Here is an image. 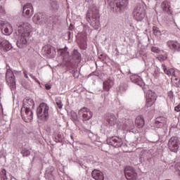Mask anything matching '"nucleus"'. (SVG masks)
<instances>
[{"instance_id":"obj_12","label":"nucleus","mask_w":180,"mask_h":180,"mask_svg":"<svg viewBox=\"0 0 180 180\" xmlns=\"http://www.w3.org/2000/svg\"><path fill=\"white\" fill-rule=\"evenodd\" d=\"M6 79L8 85L11 88H15L16 86V82H15V75H13V72L11 70H7L6 74Z\"/></svg>"},{"instance_id":"obj_4","label":"nucleus","mask_w":180,"mask_h":180,"mask_svg":"<svg viewBox=\"0 0 180 180\" xmlns=\"http://www.w3.org/2000/svg\"><path fill=\"white\" fill-rule=\"evenodd\" d=\"M37 115L41 120H47L49 117V105L45 103H42L37 109Z\"/></svg>"},{"instance_id":"obj_19","label":"nucleus","mask_w":180,"mask_h":180,"mask_svg":"<svg viewBox=\"0 0 180 180\" xmlns=\"http://www.w3.org/2000/svg\"><path fill=\"white\" fill-rule=\"evenodd\" d=\"M92 178L95 180H104L105 175L101 170L94 169L91 172Z\"/></svg>"},{"instance_id":"obj_37","label":"nucleus","mask_w":180,"mask_h":180,"mask_svg":"<svg viewBox=\"0 0 180 180\" xmlns=\"http://www.w3.org/2000/svg\"><path fill=\"white\" fill-rule=\"evenodd\" d=\"M1 174L4 175V176H6V169H2L1 171Z\"/></svg>"},{"instance_id":"obj_29","label":"nucleus","mask_w":180,"mask_h":180,"mask_svg":"<svg viewBox=\"0 0 180 180\" xmlns=\"http://www.w3.org/2000/svg\"><path fill=\"white\" fill-rule=\"evenodd\" d=\"M72 56L74 60H78L79 63H81V53L77 49L73 51Z\"/></svg>"},{"instance_id":"obj_16","label":"nucleus","mask_w":180,"mask_h":180,"mask_svg":"<svg viewBox=\"0 0 180 180\" xmlns=\"http://www.w3.org/2000/svg\"><path fill=\"white\" fill-rule=\"evenodd\" d=\"M168 124V120L165 117H158L155 120V126L158 129H162Z\"/></svg>"},{"instance_id":"obj_44","label":"nucleus","mask_w":180,"mask_h":180,"mask_svg":"<svg viewBox=\"0 0 180 180\" xmlns=\"http://www.w3.org/2000/svg\"><path fill=\"white\" fill-rule=\"evenodd\" d=\"M80 49L85 50V49H86V45H84L83 46H82V45H80Z\"/></svg>"},{"instance_id":"obj_41","label":"nucleus","mask_w":180,"mask_h":180,"mask_svg":"<svg viewBox=\"0 0 180 180\" xmlns=\"http://www.w3.org/2000/svg\"><path fill=\"white\" fill-rule=\"evenodd\" d=\"M158 28L157 27H153V33H155V32H158Z\"/></svg>"},{"instance_id":"obj_22","label":"nucleus","mask_w":180,"mask_h":180,"mask_svg":"<svg viewBox=\"0 0 180 180\" xmlns=\"http://www.w3.org/2000/svg\"><path fill=\"white\" fill-rule=\"evenodd\" d=\"M107 122L110 126H115L117 123V117H116L115 114H108Z\"/></svg>"},{"instance_id":"obj_30","label":"nucleus","mask_w":180,"mask_h":180,"mask_svg":"<svg viewBox=\"0 0 180 180\" xmlns=\"http://www.w3.org/2000/svg\"><path fill=\"white\" fill-rule=\"evenodd\" d=\"M50 5L52 9H57V8H58V4H57L56 1L51 0Z\"/></svg>"},{"instance_id":"obj_11","label":"nucleus","mask_w":180,"mask_h":180,"mask_svg":"<svg viewBox=\"0 0 180 180\" xmlns=\"http://www.w3.org/2000/svg\"><path fill=\"white\" fill-rule=\"evenodd\" d=\"M107 143L109 146L115 147V148H119L122 147V146H123V141L122 140V139L117 136H114L112 138H108L107 139Z\"/></svg>"},{"instance_id":"obj_34","label":"nucleus","mask_w":180,"mask_h":180,"mask_svg":"<svg viewBox=\"0 0 180 180\" xmlns=\"http://www.w3.org/2000/svg\"><path fill=\"white\" fill-rule=\"evenodd\" d=\"M158 59L160 60V61H165V60H167V56H165V55H160L158 56Z\"/></svg>"},{"instance_id":"obj_18","label":"nucleus","mask_w":180,"mask_h":180,"mask_svg":"<svg viewBox=\"0 0 180 180\" xmlns=\"http://www.w3.org/2000/svg\"><path fill=\"white\" fill-rule=\"evenodd\" d=\"M167 47L170 49V50H174V51H180V44L176 41H168L167 43Z\"/></svg>"},{"instance_id":"obj_5","label":"nucleus","mask_w":180,"mask_h":180,"mask_svg":"<svg viewBox=\"0 0 180 180\" xmlns=\"http://www.w3.org/2000/svg\"><path fill=\"white\" fill-rule=\"evenodd\" d=\"M21 117L26 123H30L33 120V112L31 109L26 107H22L20 110Z\"/></svg>"},{"instance_id":"obj_23","label":"nucleus","mask_w":180,"mask_h":180,"mask_svg":"<svg viewBox=\"0 0 180 180\" xmlns=\"http://www.w3.org/2000/svg\"><path fill=\"white\" fill-rule=\"evenodd\" d=\"M0 49L3 51H9V50L12 49V45L9 44V41H6V39H4L0 43Z\"/></svg>"},{"instance_id":"obj_21","label":"nucleus","mask_w":180,"mask_h":180,"mask_svg":"<svg viewBox=\"0 0 180 180\" xmlns=\"http://www.w3.org/2000/svg\"><path fill=\"white\" fill-rule=\"evenodd\" d=\"M130 79L131 82H134V84H136V85H139V86H144V82H143V79L139 75H131L130 77Z\"/></svg>"},{"instance_id":"obj_10","label":"nucleus","mask_w":180,"mask_h":180,"mask_svg":"<svg viewBox=\"0 0 180 180\" xmlns=\"http://www.w3.org/2000/svg\"><path fill=\"white\" fill-rule=\"evenodd\" d=\"M157 101V95L152 91H148L146 96V108H151Z\"/></svg>"},{"instance_id":"obj_3","label":"nucleus","mask_w":180,"mask_h":180,"mask_svg":"<svg viewBox=\"0 0 180 180\" xmlns=\"http://www.w3.org/2000/svg\"><path fill=\"white\" fill-rule=\"evenodd\" d=\"M133 16L136 22H141L146 18V9L144 6L138 4L134 9Z\"/></svg>"},{"instance_id":"obj_42","label":"nucleus","mask_w":180,"mask_h":180,"mask_svg":"<svg viewBox=\"0 0 180 180\" xmlns=\"http://www.w3.org/2000/svg\"><path fill=\"white\" fill-rule=\"evenodd\" d=\"M45 88H46V89H51V86H50V85H47V84H46L45 85Z\"/></svg>"},{"instance_id":"obj_32","label":"nucleus","mask_w":180,"mask_h":180,"mask_svg":"<svg viewBox=\"0 0 180 180\" xmlns=\"http://www.w3.org/2000/svg\"><path fill=\"white\" fill-rule=\"evenodd\" d=\"M56 105L59 109L63 108V102H61V100L60 98H56Z\"/></svg>"},{"instance_id":"obj_31","label":"nucleus","mask_w":180,"mask_h":180,"mask_svg":"<svg viewBox=\"0 0 180 180\" xmlns=\"http://www.w3.org/2000/svg\"><path fill=\"white\" fill-rule=\"evenodd\" d=\"M21 153L22 154V157H29L30 155V150L28 149L24 148L22 151Z\"/></svg>"},{"instance_id":"obj_25","label":"nucleus","mask_w":180,"mask_h":180,"mask_svg":"<svg viewBox=\"0 0 180 180\" xmlns=\"http://www.w3.org/2000/svg\"><path fill=\"white\" fill-rule=\"evenodd\" d=\"M58 54L63 56L64 60L70 57V52H68V48L65 46L64 49H60L58 50Z\"/></svg>"},{"instance_id":"obj_40","label":"nucleus","mask_w":180,"mask_h":180,"mask_svg":"<svg viewBox=\"0 0 180 180\" xmlns=\"http://www.w3.org/2000/svg\"><path fill=\"white\" fill-rule=\"evenodd\" d=\"M74 30V25L72 24H70L69 26V30Z\"/></svg>"},{"instance_id":"obj_38","label":"nucleus","mask_w":180,"mask_h":180,"mask_svg":"<svg viewBox=\"0 0 180 180\" xmlns=\"http://www.w3.org/2000/svg\"><path fill=\"white\" fill-rule=\"evenodd\" d=\"M175 112H180V103L174 108Z\"/></svg>"},{"instance_id":"obj_35","label":"nucleus","mask_w":180,"mask_h":180,"mask_svg":"<svg viewBox=\"0 0 180 180\" xmlns=\"http://www.w3.org/2000/svg\"><path fill=\"white\" fill-rule=\"evenodd\" d=\"M151 51H153V53H160V49H158V48H157V47H155V46H153V47L151 48Z\"/></svg>"},{"instance_id":"obj_46","label":"nucleus","mask_w":180,"mask_h":180,"mask_svg":"<svg viewBox=\"0 0 180 180\" xmlns=\"http://www.w3.org/2000/svg\"><path fill=\"white\" fill-rule=\"evenodd\" d=\"M73 77H75V73H73Z\"/></svg>"},{"instance_id":"obj_27","label":"nucleus","mask_w":180,"mask_h":180,"mask_svg":"<svg viewBox=\"0 0 180 180\" xmlns=\"http://www.w3.org/2000/svg\"><path fill=\"white\" fill-rule=\"evenodd\" d=\"M33 106H34V101L33 99L30 98L24 101L22 108L30 109V108H33Z\"/></svg>"},{"instance_id":"obj_43","label":"nucleus","mask_w":180,"mask_h":180,"mask_svg":"<svg viewBox=\"0 0 180 180\" xmlns=\"http://www.w3.org/2000/svg\"><path fill=\"white\" fill-rule=\"evenodd\" d=\"M24 75H25V78H27V79L29 78V76H27V71L24 72Z\"/></svg>"},{"instance_id":"obj_1","label":"nucleus","mask_w":180,"mask_h":180,"mask_svg":"<svg viewBox=\"0 0 180 180\" xmlns=\"http://www.w3.org/2000/svg\"><path fill=\"white\" fill-rule=\"evenodd\" d=\"M18 32L21 36L17 41V46L19 49H23V46L27 43L26 37H29L32 33V25L29 22H23L18 25Z\"/></svg>"},{"instance_id":"obj_7","label":"nucleus","mask_w":180,"mask_h":180,"mask_svg":"<svg viewBox=\"0 0 180 180\" xmlns=\"http://www.w3.org/2000/svg\"><path fill=\"white\" fill-rule=\"evenodd\" d=\"M78 115L82 117V122H88V120H91L94 115L92 111L86 107L81 108L78 112Z\"/></svg>"},{"instance_id":"obj_24","label":"nucleus","mask_w":180,"mask_h":180,"mask_svg":"<svg viewBox=\"0 0 180 180\" xmlns=\"http://www.w3.org/2000/svg\"><path fill=\"white\" fill-rule=\"evenodd\" d=\"M161 8L164 12L167 13H171V4L168 1H164L161 4Z\"/></svg>"},{"instance_id":"obj_15","label":"nucleus","mask_w":180,"mask_h":180,"mask_svg":"<svg viewBox=\"0 0 180 180\" xmlns=\"http://www.w3.org/2000/svg\"><path fill=\"white\" fill-rule=\"evenodd\" d=\"M1 32L6 36H9V34H12V32H13V29L12 28V25L9 22H4L1 25Z\"/></svg>"},{"instance_id":"obj_8","label":"nucleus","mask_w":180,"mask_h":180,"mask_svg":"<svg viewBox=\"0 0 180 180\" xmlns=\"http://www.w3.org/2000/svg\"><path fill=\"white\" fill-rule=\"evenodd\" d=\"M42 54L47 58H53L56 54V48L51 45H45L42 48Z\"/></svg>"},{"instance_id":"obj_39","label":"nucleus","mask_w":180,"mask_h":180,"mask_svg":"<svg viewBox=\"0 0 180 180\" xmlns=\"http://www.w3.org/2000/svg\"><path fill=\"white\" fill-rule=\"evenodd\" d=\"M74 116L72 115V118L73 119L74 122H75L78 117H77V113L74 112Z\"/></svg>"},{"instance_id":"obj_2","label":"nucleus","mask_w":180,"mask_h":180,"mask_svg":"<svg viewBox=\"0 0 180 180\" xmlns=\"http://www.w3.org/2000/svg\"><path fill=\"white\" fill-rule=\"evenodd\" d=\"M86 19L94 29H99L101 22H99L100 17L98 12L89 10L86 13Z\"/></svg>"},{"instance_id":"obj_13","label":"nucleus","mask_w":180,"mask_h":180,"mask_svg":"<svg viewBox=\"0 0 180 180\" xmlns=\"http://www.w3.org/2000/svg\"><path fill=\"white\" fill-rule=\"evenodd\" d=\"M34 13V10L33 9V6L30 3H27L23 6L22 14L25 18H32Z\"/></svg>"},{"instance_id":"obj_26","label":"nucleus","mask_w":180,"mask_h":180,"mask_svg":"<svg viewBox=\"0 0 180 180\" xmlns=\"http://www.w3.org/2000/svg\"><path fill=\"white\" fill-rule=\"evenodd\" d=\"M112 86H113V81L111 79H108L103 82V88L104 91H106V92H109Z\"/></svg>"},{"instance_id":"obj_36","label":"nucleus","mask_w":180,"mask_h":180,"mask_svg":"<svg viewBox=\"0 0 180 180\" xmlns=\"http://www.w3.org/2000/svg\"><path fill=\"white\" fill-rule=\"evenodd\" d=\"M4 15H5V8L0 6V16H4Z\"/></svg>"},{"instance_id":"obj_28","label":"nucleus","mask_w":180,"mask_h":180,"mask_svg":"<svg viewBox=\"0 0 180 180\" xmlns=\"http://www.w3.org/2000/svg\"><path fill=\"white\" fill-rule=\"evenodd\" d=\"M41 18H43V14L38 13L34 14L32 18V20L35 25H39V23H40V20H41Z\"/></svg>"},{"instance_id":"obj_33","label":"nucleus","mask_w":180,"mask_h":180,"mask_svg":"<svg viewBox=\"0 0 180 180\" xmlns=\"http://www.w3.org/2000/svg\"><path fill=\"white\" fill-rule=\"evenodd\" d=\"M167 95L169 96V99H170V101H173V99H174V91H169L167 93Z\"/></svg>"},{"instance_id":"obj_17","label":"nucleus","mask_w":180,"mask_h":180,"mask_svg":"<svg viewBox=\"0 0 180 180\" xmlns=\"http://www.w3.org/2000/svg\"><path fill=\"white\" fill-rule=\"evenodd\" d=\"M110 4H114L117 8L120 11H123L127 6V1L126 0H108Z\"/></svg>"},{"instance_id":"obj_20","label":"nucleus","mask_w":180,"mask_h":180,"mask_svg":"<svg viewBox=\"0 0 180 180\" xmlns=\"http://www.w3.org/2000/svg\"><path fill=\"white\" fill-rule=\"evenodd\" d=\"M135 125L138 129H143V127H144L146 125L144 117L141 115L137 116L135 120Z\"/></svg>"},{"instance_id":"obj_45","label":"nucleus","mask_w":180,"mask_h":180,"mask_svg":"<svg viewBox=\"0 0 180 180\" xmlns=\"http://www.w3.org/2000/svg\"><path fill=\"white\" fill-rule=\"evenodd\" d=\"M70 34H71V32H68V36H69V37H70Z\"/></svg>"},{"instance_id":"obj_9","label":"nucleus","mask_w":180,"mask_h":180,"mask_svg":"<svg viewBox=\"0 0 180 180\" xmlns=\"http://www.w3.org/2000/svg\"><path fill=\"white\" fill-rule=\"evenodd\" d=\"M180 141L176 137H172L168 142V148L173 153H177L179 150Z\"/></svg>"},{"instance_id":"obj_6","label":"nucleus","mask_w":180,"mask_h":180,"mask_svg":"<svg viewBox=\"0 0 180 180\" xmlns=\"http://www.w3.org/2000/svg\"><path fill=\"white\" fill-rule=\"evenodd\" d=\"M162 70H164L165 74L168 75L169 77H172L171 80L173 84L178 85L180 82V78L175 75V70L171 68L169 70H167V66L165 64L162 65Z\"/></svg>"},{"instance_id":"obj_14","label":"nucleus","mask_w":180,"mask_h":180,"mask_svg":"<svg viewBox=\"0 0 180 180\" xmlns=\"http://www.w3.org/2000/svg\"><path fill=\"white\" fill-rule=\"evenodd\" d=\"M124 175L127 180H137V173L131 167H128L125 169Z\"/></svg>"}]
</instances>
